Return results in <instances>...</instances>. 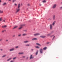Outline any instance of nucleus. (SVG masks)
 <instances>
[{
  "mask_svg": "<svg viewBox=\"0 0 62 62\" xmlns=\"http://www.w3.org/2000/svg\"><path fill=\"white\" fill-rule=\"evenodd\" d=\"M40 34L39 33H36L34 34V36H39V35Z\"/></svg>",
  "mask_w": 62,
  "mask_h": 62,
  "instance_id": "obj_1",
  "label": "nucleus"
},
{
  "mask_svg": "<svg viewBox=\"0 0 62 62\" xmlns=\"http://www.w3.org/2000/svg\"><path fill=\"white\" fill-rule=\"evenodd\" d=\"M11 62H14L13 61H10Z\"/></svg>",
  "mask_w": 62,
  "mask_h": 62,
  "instance_id": "obj_48",
  "label": "nucleus"
},
{
  "mask_svg": "<svg viewBox=\"0 0 62 62\" xmlns=\"http://www.w3.org/2000/svg\"><path fill=\"white\" fill-rule=\"evenodd\" d=\"M30 6V4H27V6Z\"/></svg>",
  "mask_w": 62,
  "mask_h": 62,
  "instance_id": "obj_37",
  "label": "nucleus"
},
{
  "mask_svg": "<svg viewBox=\"0 0 62 62\" xmlns=\"http://www.w3.org/2000/svg\"><path fill=\"white\" fill-rule=\"evenodd\" d=\"M28 57H27V59H28Z\"/></svg>",
  "mask_w": 62,
  "mask_h": 62,
  "instance_id": "obj_50",
  "label": "nucleus"
},
{
  "mask_svg": "<svg viewBox=\"0 0 62 62\" xmlns=\"http://www.w3.org/2000/svg\"><path fill=\"white\" fill-rule=\"evenodd\" d=\"M60 9H62V6L61 7H60Z\"/></svg>",
  "mask_w": 62,
  "mask_h": 62,
  "instance_id": "obj_46",
  "label": "nucleus"
},
{
  "mask_svg": "<svg viewBox=\"0 0 62 62\" xmlns=\"http://www.w3.org/2000/svg\"><path fill=\"white\" fill-rule=\"evenodd\" d=\"M35 48H39V47L38 46H35Z\"/></svg>",
  "mask_w": 62,
  "mask_h": 62,
  "instance_id": "obj_25",
  "label": "nucleus"
},
{
  "mask_svg": "<svg viewBox=\"0 0 62 62\" xmlns=\"http://www.w3.org/2000/svg\"><path fill=\"white\" fill-rule=\"evenodd\" d=\"M29 42V41H26L24 42V43H28Z\"/></svg>",
  "mask_w": 62,
  "mask_h": 62,
  "instance_id": "obj_16",
  "label": "nucleus"
},
{
  "mask_svg": "<svg viewBox=\"0 0 62 62\" xmlns=\"http://www.w3.org/2000/svg\"><path fill=\"white\" fill-rule=\"evenodd\" d=\"M2 21V17H1L0 18V21Z\"/></svg>",
  "mask_w": 62,
  "mask_h": 62,
  "instance_id": "obj_36",
  "label": "nucleus"
},
{
  "mask_svg": "<svg viewBox=\"0 0 62 62\" xmlns=\"http://www.w3.org/2000/svg\"><path fill=\"white\" fill-rule=\"evenodd\" d=\"M5 31H6V30H3L2 31V32L3 33V32H5Z\"/></svg>",
  "mask_w": 62,
  "mask_h": 62,
  "instance_id": "obj_32",
  "label": "nucleus"
},
{
  "mask_svg": "<svg viewBox=\"0 0 62 62\" xmlns=\"http://www.w3.org/2000/svg\"><path fill=\"white\" fill-rule=\"evenodd\" d=\"M54 38H55V36H54L53 38V39H54Z\"/></svg>",
  "mask_w": 62,
  "mask_h": 62,
  "instance_id": "obj_44",
  "label": "nucleus"
},
{
  "mask_svg": "<svg viewBox=\"0 0 62 62\" xmlns=\"http://www.w3.org/2000/svg\"><path fill=\"white\" fill-rule=\"evenodd\" d=\"M0 50H1V51H3V49H0Z\"/></svg>",
  "mask_w": 62,
  "mask_h": 62,
  "instance_id": "obj_47",
  "label": "nucleus"
},
{
  "mask_svg": "<svg viewBox=\"0 0 62 62\" xmlns=\"http://www.w3.org/2000/svg\"><path fill=\"white\" fill-rule=\"evenodd\" d=\"M0 45H1V44H0Z\"/></svg>",
  "mask_w": 62,
  "mask_h": 62,
  "instance_id": "obj_55",
  "label": "nucleus"
},
{
  "mask_svg": "<svg viewBox=\"0 0 62 62\" xmlns=\"http://www.w3.org/2000/svg\"><path fill=\"white\" fill-rule=\"evenodd\" d=\"M7 5V3H4L3 4V6H6V5Z\"/></svg>",
  "mask_w": 62,
  "mask_h": 62,
  "instance_id": "obj_15",
  "label": "nucleus"
},
{
  "mask_svg": "<svg viewBox=\"0 0 62 62\" xmlns=\"http://www.w3.org/2000/svg\"><path fill=\"white\" fill-rule=\"evenodd\" d=\"M46 49H47V47H44V48H43V49L44 50H46Z\"/></svg>",
  "mask_w": 62,
  "mask_h": 62,
  "instance_id": "obj_23",
  "label": "nucleus"
},
{
  "mask_svg": "<svg viewBox=\"0 0 62 62\" xmlns=\"http://www.w3.org/2000/svg\"><path fill=\"white\" fill-rule=\"evenodd\" d=\"M0 2H1V0H0Z\"/></svg>",
  "mask_w": 62,
  "mask_h": 62,
  "instance_id": "obj_51",
  "label": "nucleus"
},
{
  "mask_svg": "<svg viewBox=\"0 0 62 62\" xmlns=\"http://www.w3.org/2000/svg\"><path fill=\"white\" fill-rule=\"evenodd\" d=\"M13 3H14V2H16V0H13L12 1Z\"/></svg>",
  "mask_w": 62,
  "mask_h": 62,
  "instance_id": "obj_30",
  "label": "nucleus"
},
{
  "mask_svg": "<svg viewBox=\"0 0 62 62\" xmlns=\"http://www.w3.org/2000/svg\"><path fill=\"white\" fill-rule=\"evenodd\" d=\"M27 35V34L26 33H24L22 34L23 36H25Z\"/></svg>",
  "mask_w": 62,
  "mask_h": 62,
  "instance_id": "obj_10",
  "label": "nucleus"
},
{
  "mask_svg": "<svg viewBox=\"0 0 62 62\" xmlns=\"http://www.w3.org/2000/svg\"><path fill=\"white\" fill-rule=\"evenodd\" d=\"M19 48V46H16L15 47V48L16 49H17Z\"/></svg>",
  "mask_w": 62,
  "mask_h": 62,
  "instance_id": "obj_26",
  "label": "nucleus"
},
{
  "mask_svg": "<svg viewBox=\"0 0 62 62\" xmlns=\"http://www.w3.org/2000/svg\"><path fill=\"white\" fill-rule=\"evenodd\" d=\"M2 39H0V41H2Z\"/></svg>",
  "mask_w": 62,
  "mask_h": 62,
  "instance_id": "obj_39",
  "label": "nucleus"
},
{
  "mask_svg": "<svg viewBox=\"0 0 62 62\" xmlns=\"http://www.w3.org/2000/svg\"><path fill=\"white\" fill-rule=\"evenodd\" d=\"M20 8H17L16 9V12L17 13L18 12L20 11Z\"/></svg>",
  "mask_w": 62,
  "mask_h": 62,
  "instance_id": "obj_4",
  "label": "nucleus"
},
{
  "mask_svg": "<svg viewBox=\"0 0 62 62\" xmlns=\"http://www.w3.org/2000/svg\"><path fill=\"white\" fill-rule=\"evenodd\" d=\"M53 20H55V15H54L53 16Z\"/></svg>",
  "mask_w": 62,
  "mask_h": 62,
  "instance_id": "obj_11",
  "label": "nucleus"
},
{
  "mask_svg": "<svg viewBox=\"0 0 62 62\" xmlns=\"http://www.w3.org/2000/svg\"><path fill=\"white\" fill-rule=\"evenodd\" d=\"M56 4H54V5L53 7V8H56Z\"/></svg>",
  "mask_w": 62,
  "mask_h": 62,
  "instance_id": "obj_3",
  "label": "nucleus"
},
{
  "mask_svg": "<svg viewBox=\"0 0 62 62\" xmlns=\"http://www.w3.org/2000/svg\"><path fill=\"white\" fill-rule=\"evenodd\" d=\"M36 45H39V46H41V45H40V44L39 43H36Z\"/></svg>",
  "mask_w": 62,
  "mask_h": 62,
  "instance_id": "obj_19",
  "label": "nucleus"
},
{
  "mask_svg": "<svg viewBox=\"0 0 62 62\" xmlns=\"http://www.w3.org/2000/svg\"><path fill=\"white\" fill-rule=\"evenodd\" d=\"M34 57L32 56V55H31L30 59H33Z\"/></svg>",
  "mask_w": 62,
  "mask_h": 62,
  "instance_id": "obj_14",
  "label": "nucleus"
},
{
  "mask_svg": "<svg viewBox=\"0 0 62 62\" xmlns=\"http://www.w3.org/2000/svg\"><path fill=\"white\" fill-rule=\"evenodd\" d=\"M25 46H30V45L29 44H27Z\"/></svg>",
  "mask_w": 62,
  "mask_h": 62,
  "instance_id": "obj_22",
  "label": "nucleus"
},
{
  "mask_svg": "<svg viewBox=\"0 0 62 62\" xmlns=\"http://www.w3.org/2000/svg\"><path fill=\"white\" fill-rule=\"evenodd\" d=\"M39 5L40 6H41V4H39Z\"/></svg>",
  "mask_w": 62,
  "mask_h": 62,
  "instance_id": "obj_49",
  "label": "nucleus"
},
{
  "mask_svg": "<svg viewBox=\"0 0 62 62\" xmlns=\"http://www.w3.org/2000/svg\"><path fill=\"white\" fill-rule=\"evenodd\" d=\"M23 31H24L25 32H26V31H27V30H24Z\"/></svg>",
  "mask_w": 62,
  "mask_h": 62,
  "instance_id": "obj_40",
  "label": "nucleus"
},
{
  "mask_svg": "<svg viewBox=\"0 0 62 62\" xmlns=\"http://www.w3.org/2000/svg\"><path fill=\"white\" fill-rule=\"evenodd\" d=\"M18 27V26H16L14 28H13V29H16V28H17V27Z\"/></svg>",
  "mask_w": 62,
  "mask_h": 62,
  "instance_id": "obj_24",
  "label": "nucleus"
},
{
  "mask_svg": "<svg viewBox=\"0 0 62 62\" xmlns=\"http://www.w3.org/2000/svg\"><path fill=\"white\" fill-rule=\"evenodd\" d=\"M17 58L16 57H15L13 59H14V60L15 59H16V58Z\"/></svg>",
  "mask_w": 62,
  "mask_h": 62,
  "instance_id": "obj_33",
  "label": "nucleus"
},
{
  "mask_svg": "<svg viewBox=\"0 0 62 62\" xmlns=\"http://www.w3.org/2000/svg\"><path fill=\"white\" fill-rule=\"evenodd\" d=\"M41 38H44L46 37V36H40Z\"/></svg>",
  "mask_w": 62,
  "mask_h": 62,
  "instance_id": "obj_8",
  "label": "nucleus"
},
{
  "mask_svg": "<svg viewBox=\"0 0 62 62\" xmlns=\"http://www.w3.org/2000/svg\"><path fill=\"white\" fill-rule=\"evenodd\" d=\"M22 26H23V25H21V27H19V30H20V29H22V28H23V27Z\"/></svg>",
  "mask_w": 62,
  "mask_h": 62,
  "instance_id": "obj_12",
  "label": "nucleus"
},
{
  "mask_svg": "<svg viewBox=\"0 0 62 62\" xmlns=\"http://www.w3.org/2000/svg\"><path fill=\"white\" fill-rule=\"evenodd\" d=\"M22 36L21 34H20L18 35V37H21Z\"/></svg>",
  "mask_w": 62,
  "mask_h": 62,
  "instance_id": "obj_31",
  "label": "nucleus"
},
{
  "mask_svg": "<svg viewBox=\"0 0 62 62\" xmlns=\"http://www.w3.org/2000/svg\"><path fill=\"white\" fill-rule=\"evenodd\" d=\"M20 8V4H18V8Z\"/></svg>",
  "mask_w": 62,
  "mask_h": 62,
  "instance_id": "obj_17",
  "label": "nucleus"
},
{
  "mask_svg": "<svg viewBox=\"0 0 62 62\" xmlns=\"http://www.w3.org/2000/svg\"><path fill=\"white\" fill-rule=\"evenodd\" d=\"M50 35H51V34L50 33L47 34V36H50Z\"/></svg>",
  "mask_w": 62,
  "mask_h": 62,
  "instance_id": "obj_34",
  "label": "nucleus"
},
{
  "mask_svg": "<svg viewBox=\"0 0 62 62\" xmlns=\"http://www.w3.org/2000/svg\"><path fill=\"white\" fill-rule=\"evenodd\" d=\"M3 22H4V23H5V20H3Z\"/></svg>",
  "mask_w": 62,
  "mask_h": 62,
  "instance_id": "obj_35",
  "label": "nucleus"
},
{
  "mask_svg": "<svg viewBox=\"0 0 62 62\" xmlns=\"http://www.w3.org/2000/svg\"><path fill=\"white\" fill-rule=\"evenodd\" d=\"M3 13V11L0 10V13Z\"/></svg>",
  "mask_w": 62,
  "mask_h": 62,
  "instance_id": "obj_21",
  "label": "nucleus"
},
{
  "mask_svg": "<svg viewBox=\"0 0 62 62\" xmlns=\"http://www.w3.org/2000/svg\"><path fill=\"white\" fill-rule=\"evenodd\" d=\"M24 54V53L23 52H21V53H18V54Z\"/></svg>",
  "mask_w": 62,
  "mask_h": 62,
  "instance_id": "obj_13",
  "label": "nucleus"
},
{
  "mask_svg": "<svg viewBox=\"0 0 62 62\" xmlns=\"http://www.w3.org/2000/svg\"><path fill=\"white\" fill-rule=\"evenodd\" d=\"M55 23V21L53 22L52 24L53 25H54Z\"/></svg>",
  "mask_w": 62,
  "mask_h": 62,
  "instance_id": "obj_18",
  "label": "nucleus"
},
{
  "mask_svg": "<svg viewBox=\"0 0 62 62\" xmlns=\"http://www.w3.org/2000/svg\"><path fill=\"white\" fill-rule=\"evenodd\" d=\"M46 2V1L45 0H44L42 1V2H43V3H45Z\"/></svg>",
  "mask_w": 62,
  "mask_h": 62,
  "instance_id": "obj_28",
  "label": "nucleus"
},
{
  "mask_svg": "<svg viewBox=\"0 0 62 62\" xmlns=\"http://www.w3.org/2000/svg\"><path fill=\"white\" fill-rule=\"evenodd\" d=\"M52 24H50V28L51 29H52L53 26H52Z\"/></svg>",
  "mask_w": 62,
  "mask_h": 62,
  "instance_id": "obj_5",
  "label": "nucleus"
},
{
  "mask_svg": "<svg viewBox=\"0 0 62 62\" xmlns=\"http://www.w3.org/2000/svg\"><path fill=\"white\" fill-rule=\"evenodd\" d=\"M7 27V25H5L4 26H2V28H6Z\"/></svg>",
  "mask_w": 62,
  "mask_h": 62,
  "instance_id": "obj_9",
  "label": "nucleus"
},
{
  "mask_svg": "<svg viewBox=\"0 0 62 62\" xmlns=\"http://www.w3.org/2000/svg\"><path fill=\"white\" fill-rule=\"evenodd\" d=\"M15 49L14 48H12L10 50V51H14Z\"/></svg>",
  "mask_w": 62,
  "mask_h": 62,
  "instance_id": "obj_6",
  "label": "nucleus"
},
{
  "mask_svg": "<svg viewBox=\"0 0 62 62\" xmlns=\"http://www.w3.org/2000/svg\"><path fill=\"white\" fill-rule=\"evenodd\" d=\"M6 56V55H4L2 56V57H5Z\"/></svg>",
  "mask_w": 62,
  "mask_h": 62,
  "instance_id": "obj_27",
  "label": "nucleus"
},
{
  "mask_svg": "<svg viewBox=\"0 0 62 62\" xmlns=\"http://www.w3.org/2000/svg\"><path fill=\"white\" fill-rule=\"evenodd\" d=\"M15 5L16 6H17V4H15Z\"/></svg>",
  "mask_w": 62,
  "mask_h": 62,
  "instance_id": "obj_42",
  "label": "nucleus"
},
{
  "mask_svg": "<svg viewBox=\"0 0 62 62\" xmlns=\"http://www.w3.org/2000/svg\"><path fill=\"white\" fill-rule=\"evenodd\" d=\"M61 4H62V2L61 3Z\"/></svg>",
  "mask_w": 62,
  "mask_h": 62,
  "instance_id": "obj_54",
  "label": "nucleus"
},
{
  "mask_svg": "<svg viewBox=\"0 0 62 62\" xmlns=\"http://www.w3.org/2000/svg\"><path fill=\"white\" fill-rule=\"evenodd\" d=\"M38 52H39V50H37L36 52V54L37 55L38 54Z\"/></svg>",
  "mask_w": 62,
  "mask_h": 62,
  "instance_id": "obj_20",
  "label": "nucleus"
},
{
  "mask_svg": "<svg viewBox=\"0 0 62 62\" xmlns=\"http://www.w3.org/2000/svg\"><path fill=\"white\" fill-rule=\"evenodd\" d=\"M49 43H50V42H47V44H49Z\"/></svg>",
  "mask_w": 62,
  "mask_h": 62,
  "instance_id": "obj_45",
  "label": "nucleus"
},
{
  "mask_svg": "<svg viewBox=\"0 0 62 62\" xmlns=\"http://www.w3.org/2000/svg\"><path fill=\"white\" fill-rule=\"evenodd\" d=\"M41 54H42V53H43V49H41L39 50Z\"/></svg>",
  "mask_w": 62,
  "mask_h": 62,
  "instance_id": "obj_2",
  "label": "nucleus"
},
{
  "mask_svg": "<svg viewBox=\"0 0 62 62\" xmlns=\"http://www.w3.org/2000/svg\"><path fill=\"white\" fill-rule=\"evenodd\" d=\"M9 0V1H11V0Z\"/></svg>",
  "mask_w": 62,
  "mask_h": 62,
  "instance_id": "obj_53",
  "label": "nucleus"
},
{
  "mask_svg": "<svg viewBox=\"0 0 62 62\" xmlns=\"http://www.w3.org/2000/svg\"><path fill=\"white\" fill-rule=\"evenodd\" d=\"M15 35H13V37H15Z\"/></svg>",
  "mask_w": 62,
  "mask_h": 62,
  "instance_id": "obj_38",
  "label": "nucleus"
},
{
  "mask_svg": "<svg viewBox=\"0 0 62 62\" xmlns=\"http://www.w3.org/2000/svg\"><path fill=\"white\" fill-rule=\"evenodd\" d=\"M32 51H33V49H31Z\"/></svg>",
  "mask_w": 62,
  "mask_h": 62,
  "instance_id": "obj_52",
  "label": "nucleus"
},
{
  "mask_svg": "<svg viewBox=\"0 0 62 62\" xmlns=\"http://www.w3.org/2000/svg\"><path fill=\"white\" fill-rule=\"evenodd\" d=\"M25 57V56H23L22 57H23V58H24Z\"/></svg>",
  "mask_w": 62,
  "mask_h": 62,
  "instance_id": "obj_43",
  "label": "nucleus"
},
{
  "mask_svg": "<svg viewBox=\"0 0 62 62\" xmlns=\"http://www.w3.org/2000/svg\"><path fill=\"white\" fill-rule=\"evenodd\" d=\"M11 58H9V59H8L7 60V61H9V60H11Z\"/></svg>",
  "mask_w": 62,
  "mask_h": 62,
  "instance_id": "obj_29",
  "label": "nucleus"
},
{
  "mask_svg": "<svg viewBox=\"0 0 62 62\" xmlns=\"http://www.w3.org/2000/svg\"><path fill=\"white\" fill-rule=\"evenodd\" d=\"M6 41H7V42H8V39H6Z\"/></svg>",
  "mask_w": 62,
  "mask_h": 62,
  "instance_id": "obj_41",
  "label": "nucleus"
},
{
  "mask_svg": "<svg viewBox=\"0 0 62 62\" xmlns=\"http://www.w3.org/2000/svg\"><path fill=\"white\" fill-rule=\"evenodd\" d=\"M32 40H38V39L37 38H34L32 39Z\"/></svg>",
  "mask_w": 62,
  "mask_h": 62,
  "instance_id": "obj_7",
  "label": "nucleus"
}]
</instances>
